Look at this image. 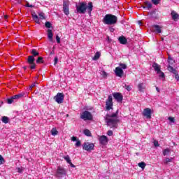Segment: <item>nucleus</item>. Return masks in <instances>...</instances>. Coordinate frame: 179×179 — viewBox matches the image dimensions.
<instances>
[{"label":"nucleus","mask_w":179,"mask_h":179,"mask_svg":"<svg viewBox=\"0 0 179 179\" xmlns=\"http://www.w3.org/2000/svg\"><path fill=\"white\" fill-rule=\"evenodd\" d=\"M105 121L106 125L110 127V128L115 129L118 127V122H120V119L118 117V110L112 114H107L105 116Z\"/></svg>","instance_id":"nucleus-1"},{"label":"nucleus","mask_w":179,"mask_h":179,"mask_svg":"<svg viewBox=\"0 0 179 179\" xmlns=\"http://www.w3.org/2000/svg\"><path fill=\"white\" fill-rule=\"evenodd\" d=\"M78 13L85 14L86 10L88 12L90 16L92 15V11L93 10V3L89 2L88 4L86 2H81L79 6H76Z\"/></svg>","instance_id":"nucleus-2"},{"label":"nucleus","mask_w":179,"mask_h":179,"mask_svg":"<svg viewBox=\"0 0 179 179\" xmlns=\"http://www.w3.org/2000/svg\"><path fill=\"white\" fill-rule=\"evenodd\" d=\"M117 20H118V18L117 17V16L113 14H106L103 17L102 22L103 24H108L109 26H112L113 24H116Z\"/></svg>","instance_id":"nucleus-3"},{"label":"nucleus","mask_w":179,"mask_h":179,"mask_svg":"<svg viewBox=\"0 0 179 179\" xmlns=\"http://www.w3.org/2000/svg\"><path fill=\"white\" fill-rule=\"evenodd\" d=\"M22 97H27V92H22L20 94H17V95H14L11 96L10 98H8L7 99L8 104H12L13 103H15L16 100H19V99H22Z\"/></svg>","instance_id":"nucleus-4"},{"label":"nucleus","mask_w":179,"mask_h":179,"mask_svg":"<svg viewBox=\"0 0 179 179\" xmlns=\"http://www.w3.org/2000/svg\"><path fill=\"white\" fill-rule=\"evenodd\" d=\"M45 27L48 29L47 33H48V38L50 40V41H52V37H54V34H52V24L51 22L46 21L45 22Z\"/></svg>","instance_id":"nucleus-5"},{"label":"nucleus","mask_w":179,"mask_h":179,"mask_svg":"<svg viewBox=\"0 0 179 179\" xmlns=\"http://www.w3.org/2000/svg\"><path fill=\"white\" fill-rule=\"evenodd\" d=\"M38 15L36 14V13H34L31 14L32 16V19L33 20H34V22H36L37 23V24H40L41 22H40V19L41 20H44V19H45V14H44V13L43 12H39L38 13ZM39 16V17H38Z\"/></svg>","instance_id":"nucleus-6"},{"label":"nucleus","mask_w":179,"mask_h":179,"mask_svg":"<svg viewBox=\"0 0 179 179\" xmlns=\"http://www.w3.org/2000/svg\"><path fill=\"white\" fill-rule=\"evenodd\" d=\"M55 176L57 177V178H64V177L66 176V169L61 166H59L56 171Z\"/></svg>","instance_id":"nucleus-7"},{"label":"nucleus","mask_w":179,"mask_h":179,"mask_svg":"<svg viewBox=\"0 0 179 179\" xmlns=\"http://www.w3.org/2000/svg\"><path fill=\"white\" fill-rule=\"evenodd\" d=\"M152 68H153L154 71H155V72L157 73V74L159 76V78H164V73H163L162 71L160 66L158 64L154 63L152 64Z\"/></svg>","instance_id":"nucleus-8"},{"label":"nucleus","mask_w":179,"mask_h":179,"mask_svg":"<svg viewBox=\"0 0 179 179\" xmlns=\"http://www.w3.org/2000/svg\"><path fill=\"white\" fill-rule=\"evenodd\" d=\"M113 96L109 95L106 101V110L110 111V110H113Z\"/></svg>","instance_id":"nucleus-9"},{"label":"nucleus","mask_w":179,"mask_h":179,"mask_svg":"<svg viewBox=\"0 0 179 179\" xmlns=\"http://www.w3.org/2000/svg\"><path fill=\"white\" fill-rule=\"evenodd\" d=\"M80 118L82 120H84L85 121L88 120L90 121L92 120H93V115H92V113L87 110H85L84 112H83V113L80 115Z\"/></svg>","instance_id":"nucleus-10"},{"label":"nucleus","mask_w":179,"mask_h":179,"mask_svg":"<svg viewBox=\"0 0 179 179\" xmlns=\"http://www.w3.org/2000/svg\"><path fill=\"white\" fill-rule=\"evenodd\" d=\"M83 149L87 152L94 150V144L93 143L85 142L83 144Z\"/></svg>","instance_id":"nucleus-11"},{"label":"nucleus","mask_w":179,"mask_h":179,"mask_svg":"<svg viewBox=\"0 0 179 179\" xmlns=\"http://www.w3.org/2000/svg\"><path fill=\"white\" fill-rule=\"evenodd\" d=\"M36 59H34V56L28 57L27 62L29 65L30 69H36V63H34Z\"/></svg>","instance_id":"nucleus-12"},{"label":"nucleus","mask_w":179,"mask_h":179,"mask_svg":"<svg viewBox=\"0 0 179 179\" xmlns=\"http://www.w3.org/2000/svg\"><path fill=\"white\" fill-rule=\"evenodd\" d=\"M63 11L64 13L66 15V16L69 15V1L64 0L63 1Z\"/></svg>","instance_id":"nucleus-13"},{"label":"nucleus","mask_w":179,"mask_h":179,"mask_svg":"<svg viewBox=\"0 0 179 179\" xmlns=\"http://www.w3.org/2000/svg\"><path fill=\"white\" fill-rule=\"evenodd\" d=\"M113 99L117 101V103H122V100H124V96L122 94L119 92H115L113 94Z\"/></svg>","instance_id":"nucleus-14"},{"label":"nucleus","mask_w":179,"mask_h":179,"mask_svg":"<svg viewBox=\"0 0 179 179\" xmlns=\"http://www.w3.org/2000/svg\"><path fill=\"white\" fill-rule=\"evenodd\" d=\"M143 115L147 118V120H150L152 118V109L146 108L143 111Z\"/></svg>","instance_id":"nucleus-15"},{"label":"nucleus","mask_w":179,"mask_h":179,"mask_svg":"<svg viewBox=\"0 0 179 179\" xmlns=\"http://www.w3.org/2000/svg\"><path fill=\"white\" fill-rule=\"evenodd\" d=\"M64 94L62 93H58L55 96V100L58 104H61V103H63L64 101Z\"/></svg>","instance_id":"nucleus-16"},{"label":"nucleus","mask_w":179,"mask_h":179,"mask_svg":"<svg viewBox=\"0 0 179 179\" xmlns=\"http://www.w3.org/2000/svg\"><path fill=\"white\" fill-rule=\"evenodd\" d=\"M99 143L102 145V146H106L107 143H108V138L107 136L103 135L99 136Z\"/></svg>","instance_id":"nucleus-17"},{"label":"nucleus","mask_w":179,"mask_h":179,"mask_svg":"<svg viewBox=\"0 0 179 179\" xmlns=\"http://www.w3.org/2000/svg\"><path fill=\"white\" fill-rule=\"evenodd\" d=\"M115 73L116 76H118V78H122V75H124V70L121 69V67L118 66L115 68Z\"/></svg>","instance_id":"nucleus-18"},{"label":"nucleus","mask_w":179,"mask_h":179,"mask_svg":"<svg viewBox=\"0 0 179 179\" xmlns=\"http://www.w3.org/2000/svg\"><path fill=\"white\" fill-rule=\"evenodd\" d=\"M118 40H119V43H120V44H123V45H125V44H127V43H128V40H127L126 38H125V37L124 36H120L119 38H118Z\"/></svg>","instance_id":"nucleus-19"},{"label":"nucleus","mask_w":179,"mask_h":179,"mask_svg":"<svg viewBox=\"0 0 179 179\" xmlns=\"http://www.w3.org/2000/svg\"><path fill=\"white\" fill-rule=\"evenodd\" d=\"M171 15L173 20L176 21L177 19H178V17H179L178 13H176V11H174V10L171 11Z\"/></svg>","instance_id":"nucleus-20"},{"label":"nucleus","mask_w":179,"mask_h":179,"mask_svg":"<svg viewBox=\"0 0 179 179\" xmlns=\"http://www.w3.org/2000/svg\"><path fill=\"white\" fill-rule=\"evenodd\" d=\"M31 54L32 55H31V57H38V55H40V53L38 52H37V50L36 49H32L31 50Z\"/></svg>","instance_id":"nucleus-21"},{"label":"nucleus","mask_w":179,"mask_h":179,"mask_svg":"<svg viewBox=\"0 0 179 179\" xmlns=\"http://www.w3.org/2000/svg\"><path fill=\"white\" fill-rule=\"evenodd\" d=\"M138 90L141 92H143L145 90V85L143 83H139L138 85Z\"/></svg>","instance_id":"nucleus-22"},{"label":"nucleus","mask_w":179,"mask_h":179,"mask_svg":"<svg viewBox=\"0 0 179 179\" xmlns=\"http://www.w3.org/2000/svg\"><path fill=\"white\" fill-rule=\"evenodd\" d=\"M1 121L3 124H8L9 123V117L6 116L1 117Z\"/></svg>","instance_id":"nucleus-23"},{"label":"nucleus","mask_w":179,"mask_h":179,"mask_svg":"<svg viewBox=\"0 0 179 179\" xmlns=\"http://www.w3.org/2000/svg\"><path fill=\"white\" fill-rule=\"evenodd\" d=\"M100 52H96L94 55V56L92 57V60L93 61H97V59H99V58H100Z\"/></svg>","instance_id":"nucleus-24"},{"label":"nucleus","mask_w":179,"mask_h":179,"mask_svg":"<svg viewBox=\"0 0 179 179\" xmlns=\"http://www.w3.org/2000/svg\"><path fill=\"white\" fill-rule=\"evenodd\" d=\"M51 135H52V136H57V135H58V130H57L56 128H52L51 129Z\"/></svg>","instance_id":"nucleus-25"},{"label":"nucleus","mask_w":179,"mask_h":179,"mask_svg":"<svg viewBox=\"0 0 179 179\" xmlns=\"http://www.w3.org/2000/svg\"><path fill=\"white\" fill-rule=\"evenodd\" d=\"M168 71H169V72H171L172 73H173V75L177 73V70L174 69V68H173V66L169 65L168 66Z\"/></svg>","instance_id":"nucleus-26"},{"label":"nucleus","mask_w":179,"mask_h":179,"mask_svg":"<svg viewBox=\"0 0 179 179\" xmlns=\"http://www.w3.org/2000/svg\"><path fill=\"white\" fill-rule=\"evenodd\" d=\"M154 27L155 28L156 33H162V28L160 27V26L156 24L154 25Z\"/></svg>","instance_id":"nucleus-27"},{"label":"nucleus","mask_w":179,"mask_h":179,"mask_svg":"<svg viewBox=\"0 0 179 179\" xmlns=\"http://www.w3.org/2000/svg\"><path fill=\"white\" fill-rule=\"evenodd\" d=\"M83 134L86 135V136H92V132L87 129H84Z\"/></svg>","instance_id":"nucleus-28"},{"label":"nucleus","mask_w":179,"mask_h":179,"mask_svg":"<svg viewBox=\"0 0 179 179\" xmlns=\"http://www.w3.org/2000/svg\"><path fill=\"white\" fill-rule=\"evenodd\" d=\"M36 64H44V58L41 57H38L36 59Z\"/></svg>","instance_id":"nucleus-29"},{"label":"nucleus","mask_w":179,"mask_h":179,"mask_svg":"<svg viewBox=\"0 0 179 179\" xmlns=\"http://www.w3.org/2000/svg\"><path fill=\"white\" fill-rule=\"evenodd\" d=\"M64 159L66 162V163H68V164H69V163H71L72 162L71 160V157H69V155L64 156Z\"/></svg>","instance_id":"nucleus-30"},{"label":"nucleus","mask_w":179,"mask_h":179,"mask_svg":"<svg viewBox=\"0 0 179 179\" xmlns=\"http://www.w3.org/2000/svg\"><path fill=\"white\" fill-rule=\"evenodd\" d=\"M17 173H20V174H22L24 170V169L23 167H17L15 169Z\"/></svg>","instance_id":"nucleus-31"},{"label":"nucleus","mask_w":179,"mask_h":179,"mask_svg":"<svg viewBox=\"0 0 179 179\" xmlns=\"http://www.w3.org/2000/svg\"><path fill=\"white\" fill-rule=\"evenodd\" d=\"M152 3H150L149 1H146L145 6L143 8H148V9H150L152 8Z\"/></svg>","instance_id":"nucleus-32"},{"label":"nucleus","mask_w":179,"mask_h":179,"mask_svg":"<svg viewBox=\"0 0 179 179\" xmlns=\"http://www.w3.org/2000/svg\"><path fill=\"white\" fill-rule=\"evenodd\" d=\"M138 167H141V169H142L143 170V169H145V167H146V164L145 162H140L138 163Z\"/></svg>","instance_id":"nucleus-33"},{"label":"nucleus","mask_w":179,"mask_h":179,"mask_svg":"<svg viewBox=\"0 0 179 179\" xmlns=\"http://www.w3.org/2000/svg\"><path fill=\"white\" fill-rule=\"evenodd\" d=\"M124 88L126 89V90L127 92H131L132 90V87H131L130 85H128L127 84L124 85Z\"/></svg>","instance_id":"nucleus-34"},{"label":"nucleus","mask_w":179,"mask_h":179,"mask_svg":"<svg viewBox=\"0 0 179 179\" xmlns=\"http://www.w3.org/2000/svg\"><path fill=\"white\" fill-rule=\"evenodd\" d=\"M169 153H170V149H169V148H166L163 150L164 156H167V155H169Z\"/></svg>","instance_id":"nucleus-35"},{"label":"nucleus","mask_w":179,"mask_h":179,"mask_svg":"<svg viewBox=\"0 0 179 179\" xmlns=\"http://www.w3.org/2000/svg\"><path fill=\"white\" fill-rule=\"evenodd\" d=\"M171 160H173V158H166L164 161V164H167L168 163L171 162Z\"/></svg>","instance_id":"nucleus-36"},{"label":"nucleus","mask_w":179,"mask_h":179,"mask_svg":"<svg viewBox=\"0 0 179 179\" xmlns=\"http://www.w3.org/2000/svg\"><path fill=\"white\" fill-rule=\"evenodd\" d=\"M169 65H173L174 64V60L171 59V57H169L168 59Z\"/></svg>","instance_id":"nucleus-37"},{"label":"nucleus","mask_w":179,"mask_h":179,"mask_svg":"<svg viewBox=\"0 0 179 179\" xmlns=\"http://www.w3.org/2000/svg\"><path fill=\"white\" fill-rule=\"evenodd\" d=\"M154 5H159L161 0H151Z\"/></svg>","instance_id":"nucleus-38"},{"label":"nucleus","mask_w":179,"mask_h":179,"mask_svg":"<svg viewBox=\"0 0 179 179\" xmlns=\"http://www.w3.org/2000/svg\"><path fill=\"white\" fill-rule=\"evenodd\" d=\"M173 75H174L173 76H174L175 79H176V80L178 82H179V75H178V73L176 71V73H175Z\"/></svg>","instance_id":"nucleus-39"},{"label":"nucleus","mask_w":179,"mask_h":179,"mask_svg":"<svg viewBox=\"0 0 179 179\" xmlns=\"http://www.w3.org/2000/svg\"><path fill=\"white\" fill-rule=\"evenodd\" d=\"M101 76H103V78H107V72H106L104 71H102L101 72Z\"/></svg>","instance_id":"nucleus-40"},{"label":"nucleus","mask_w":179,"mask_h":179,"mask_svg":"<svg viewBox=\"0 0 179 179\" xmlns=\"http://www.w3.org/2000/svg\"><path fill=\"white\" fill-rule=\"evenodd\" d=\"M120 66L121 69H127V64H120Z\"/></svg>","instance_id":"nucleus-41"},{"label":"nucleus","mask_w":179,"mask_h":179,"mask_svg":"<svg viewBox=\"0 0 179 179\" xmlns=\"http://www.w3.org/2000/svg\"><path fill=\"white\" fill-rule=\"evenodd\" d=\"M56 41H57V44L61 43V38H59V36L58 35L56 36Z\"/></svg>","instance_id":"nucleus-42"},{"label":"nucleus","mask_w":179,"mask_h":179,"mask_svg":"<svg viewBox=\"0 0 179 179\" xmlns=\"http://www.w3.org/2000/svg\"><path fill=\"white\" fill-rule=\"evenodd\" d=\"M168 120L170 121L171 124H174L175 122L174 117H169Z\"/></svg>","instance_id":"nucleus-43"},{"label":"nucleus","mask_w":179,"mask_h":179,"mask_svg":"<svg viewBox=\"0 0 179 179\" xmlns=\"http://www.w3.org/2000/svg\"><path fill=\"white\" fill-rule=\"evenodd\" d=\"M154 146H155V148H157L159 146V142L157 141H154Z\"/></svg>","instance_id":"nucleus-44"},{"label":"nucleus","mask_w":179,"mask_h":179,"mask_svg":"<svg viewBox=\"0 0 179 179\" xmlns=\"http://www.w3.org/2000/svg\"><path fill=\"white\" fill-rule=\"evenodd\" d=\"M81 145V143L80 141H77L76 143V148H79V146H80Z\"/></svg>","instance_id":"nucleus-45"},{"label":"nucleus","mask_w":179,"mask_h":179,"mask_svg":"<svg viewBox=\"0 0 179 179\" xmlns=\"http://www.w3.org/2000/svg\"><path fill=\"white\" fill-rule=\"evenodd\" d=\"M3 157H2V155H0V164H3Z\"/></svg>","instance_id":"nucleus-46"},{"label":"nucleus","mask_w":179,"mask_h":179,"mask_svg":"<svg viewBox=\"0 0 179 179\" xmlns=\"http://www.w3.org/2000/svg\"><path fill=\"white\" fill-rule=\"evenodd\" d=\"M107 135H108V136H113V131L108 130Z\"/></svg>","instance_id":"nucleus-47"},{"label":"nucleus","mask_w":179,"mask_h":179,"mask_svg":"<svg viewBox=\"0 0 179 179\" xmlns=\"http://www.w3.org/2000/svg\"><path fill=\"white\" fill-rule=\"evenodd\" d=\"M36 86V83H33L29 86V90H31V89H33V87H34Z\"/></svg>","instance_id":"nucleus-48"},{"label":"nucleus","mask_w":179,"mask_h":179,"mask_svg":"<svg viewBox=\"0 0 179 179\" xmlns=\"http://www.w3.org/2000/svg\"><path fill=\"white\" fill-rule=\"evenodd\" d=\"M57 64H58V57H55V65H57Z\"/></svg>","instance_id":"nucleus-49"},{"label":"nucleus","mask_w":179,"mask_h":179,"mask_svg":"<svg viewBox=\"0 0 179 179\" xmlns=\"http://www.w3.org/2000/svg\"><path fill=\"white\" fill-rule=\"evenodd\" d=\"M69 164L72 168H75V167H76V166H75L73 164H72V162H70Z\"/></svg>","instance_id":"nucleus-50"},{"label":"nucleus","mask_w":179,"mask_h":179,"mask_svg":"<svg viewBox=\"0 0 179 179\" xmlns=\"http://www.w3.org/2000/svg\"><path fill=\"white\" fill-rule=\"evenodd\" d=\"M27 6L28 8H34V6H33V5H31V4H27Z\"/></svg>","instance_id":"nucleus-51"},{"label":"nucleus","mask_w":179,"mask_h":179,"mask_svg":"<svg viewBox=\"0 0 179 179\" xmlns=\"http://www.w3.org/2000/svg\"><path fill=\"white\" fill-rule=\"evenodd\" d=\"M71 141H72L73 142H76V137H72Z\"/></svg>","instance_id":"nucleus-52"},{"label":"nucleus","mask_w":179,"mask_h":179,"mask_svg":"<svg viewBox=\"0 0 179 179\" xmlns=\"http://www.w3.org/2000/svg\"><path fill=\"white\" fill-rule=\"evenodd\" d=\"M156 90L158 93H160V89L158 87H156Z\"/></svg>","instance_id":"nucleus-53"},{"label":"nucleus","mask_w":179,"mask_h":179,"mask_svg":"<svg viewBox=\"0 0 179 179\" xmlns=\"http://www.w3.org/2000/svg\"><path fill=\"white\" fill-rule=\"evenodd\" d=\"M23 68H24V69L25 71L27 69V66H24Z\"/></svg>","instance_id":"nucleus-54"},{"label":"nucleus","mask_w":179,"mask_h":179,"mask_svg":"<svg viewBox=\"0 0 179 179\" xmlns=\"http://www.w3.org/2000/svg\"><path fill=\"white\" fill-rule=\"evenodd\" d=\"M5 19H8V15L4 16Z\"/></svg>","instance_id":"nucleus-55"}]
</instances>
